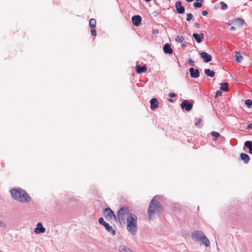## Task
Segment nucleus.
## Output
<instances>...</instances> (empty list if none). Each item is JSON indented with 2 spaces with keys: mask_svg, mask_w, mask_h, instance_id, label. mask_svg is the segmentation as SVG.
Listing matches in <instances>:
<instances>
[{
  "mask_svg": "<svg viewBox=\"0 0 252 252\" xmlns=\"http://www.w3.org/2000/svg\"><path fill=\"white\" fill-rule=\"evenodd\" d=\"M10 193L15 200L22 203H28L31 201L29 194L21 188L13 189L10 190Z\"/></svg>",
  "mask_w": 252,
  "mask_h": 252,
  "instance_id": "obj_1",
  "label": "nucleus"
},
{
  "mask_svg": "<svg viewBox=\"0 0 252 252\" xmlns=\"http://www.w3.org/2000/svg\"><path fill=\"white\" fill-rule=\"evenodd\" d=\"M137 217L134 214H130L126 218L127 229L131 234H134L137 231Z\"/></svg>",
  "mask_w": 252,
  "mask_h": 252,
  "instance_id": "obj_2",
  "label": "nucleus"
},
{
  "mask_svg": "<svg viewBox=\"0 0 252 252\" xmlns=\"http://www.w3.org/2000/svg\"><path fill=\"white\" fill-rule=\"evenodd\" d=\"M161 209V204L155 198L153 199L150 203L148 210V217L149 219L151 218L156 212H159Z\"/></svg>",
  "mask_w": 252,
  "mask_h": 252,
  "instance_id": "obj_3",
  "label": "nucleus"
},
{
  "mask_svg": "<svg viewBox=\"0 0 252 252\" xmlns=\"http://www.w3.org/2000/svg\"><path fill=\"white\" fill-rule=\"evenodd\" d=\"M132 214L127 207H122L117 213V219H118L120 222H125L126 218Z\"/></svg>",
  "mask_w": 252,
  "mask_h": 252,
  "instance_id": "obj_4",
  "label": "nucleus"
},
{
  "mask_svg": "<svg viewBox=\"0 0 252 252\" xmlns=\"http://www.w3.org/2000/svg\"><path fill=\"white\" fill-rule=\"evenodd\" d=\"M103 215L107 220H117V217L114 212L109 207L103 210Z\"/></svg>",
  "mask_w": 252,
  "mask_h": 252,
  "instance_id": "obj_5",
  "label": "nucleus"
},
{
  "mask_svg": "<svg viewBox=\"0 0 252 252\" xmlns=\"http://www.w3.org/2000/svg\"><path fill=\"white\" fill-rule=\"evenodd\" d=\"M181 107L183 109H185L187 111L191 110L193 105L188 100H184L181 104Z\"/></svg>",
  "mask_w": 252,
  "mask_h": 252,
  "instance_id": "obj_6",
  "label": "nucleus"
},
{
  "mask_svg": "<svg viewBox=\"0 0 252 252\" xmlns=\"http://www.w3.org/2000/svg\"><path fill=\"white\" fill-rule=\"evenodd\" d=\"M192 237L197 241H200L201 238L204 236L202 231L196 230L192 233Z\"/></svg>",
  "mask_w": 252,
  "mask_h": 252,
  "instance_id": "obj_7",
  "label": "nucleus"
},
{
  "mask_svg": "<svg viewBox=\"0 0 252 252\" xmlns=\"http://www.w3.org/2000/svg\"><path fill=\"white\" fill-rule=\"evenodd\" d=\"M45 228L43 226L41 222L37 223L36 227L34 228V231L37 234L43 233L45 232Z\"/></svg>",
  "mask_w": 252,
  "mask_h": 252,
  "instance_id": "obj_8",
  "label": "nucleus"
},
{
  "mask_svg": "<svg viewBox=\"0 0 252 252\" xmlns=\"http://www.w3.org/2000/svg\"><path fill=\"white\" fill-rule=\"evenodd\" d=\"M200 57L205 63L210 62L212 60V56L206 52H202L200 54Z\"/></svg>",
  "mask_w": 252,
  "mask_h": 252,
  "instance_id": "obj_9",
  "label": "nucleus"
},
{
  "mask_svg": "<svg viewBox=\"0 0 252 252\" xmlns=\"http://www.w3.org/2000/svg\"><path fill=\"white\" fill-rule=\"evenodd\" d=\"M190 76L191 78H197L199 76L200 72L198 69H194L191 67L189 69Z\"/></svg>",
  "mask_w": 252,
  "mask_h": 252,
  "instance_id": "obj_10",
  "label": "nucleus"
},
{
  "mask_svg": "<svg viewBox=\"0 0 252 252\" xmlns=\"http://www.w3.org/2000/svg\"><path fill=\"white\" fill-rule=\"evenodd\" d=\"M131 21L134 26H138L141 24L142 18L139 15H134L132 17Z\"/></svg>",
  "mask_w": 252,
  "mask_h": 252,
  "instance_id": "obj_11",
  "label": "nucleus"
},
{
  "mask_svg": "<svg viewBox=\"0 0 252 252\" xmlns=\"http://www.w3.org/2000/svg\"><path fill=\"white\" fill-rule=\"evenodd\" d=\"M177 12L178 14H183L185 12V7L182 6V3L180 1H178L175 3Z\"/></svg>",
  "mask_w": 252,
  "mask_h": 252,
  "instance_id": "obj_12",
  "label": "nucleus"
},
{
  "mask_svg": "<svg viewBox=\"0 0 252 252\" xmlns=\"http://www.w3.org/2000/svg\"><path fill=\"white\" fill-rule=\"evenodd\" d=\"M192 36L195 39L196 42L199 43L203 40L204 34L203 33H201L200 34L194 33L192 34Z\"/></svg>",
  "mask_w": 252,
  "mask_h": 252,
  "instance_id": "obj_13",
  "label": "nucleus"
},
{
  "mask_svg": "<svg viewBox=\"0 0 252 252\" xmlns=\"http://www.w3.org/2000/svg\"><path fill=\"white\" fill-rule=\"evenodd\" d=\"M158 102L157 98H153L150 100V107L152 110H155L158 107Z\"/></svg>",
  "mask_w": 252,
  "mask_h": 252,
  "instance_id": "obj_14",
  "label": "nucleus"
},
{
  "mask_svg": "<svg viewBox=\"0 0 252 252\" xmlns=\"http://www.w3.org/2000/svg\"><path fill=\"white\" fill-rule=\"evenodd\" d=\"M163 50L165 54H170L173 52V50L171 49L170 44L168 43L165 44L163 47Z\"/></svg>",
  "mask_w": 252,
  "mask_h": 252,
  "instance_id": "obj_15",
  "label": "nucleus"
},
{
  "mask_svg": "<svg viewBox=\"0 0 252 252\" xmlns=\"http://www.w3.org/2000/svg\"><path fill=\"white\" fill-rule=\"evenodd\" d=\"M103 226L105 227L106 231L108 232H110L112 235L116 234V231L108 223L106 222Z\"/></svg>",
  "mask_w": 252,
  "mask_h": 252,
  "instance_id": "obj_16",
  "label": "nucleus"
},
{
  "mask_svg": "<svg viewBox=\"0 0 252 252\" xmlns=\"http://www.w3.org/2000/svg\"><path fill=\"white\" fill-rule=\"evenodd\" d=\"M136 71L137 73H141L144 72L147 70V67L145 65L140 66V65H136Z\"/></svg>",
  "mask_w": 252,
  "mask_h": 252,
  "instance_id": "obj_17",
  "label": "nucleus"
},
{
  "mask_svg": "<svg viewBox=\"0 0 252 252\" xmlns=\"http://www.w3.org/2000/svg\"><path fill=\"white\" fill-rule=\"evenodd\" d=\"M240 157L241 159L244 161L245 163H248L250 160L249 156L245 153H241Z\"/></svg>",
  "mask_w": 252,
  "mask_h": 252,
  "instance_id": "obj_18",
  "label": "nucleus"
},
{
  "mask_svg": "<svg viewBox=\"0 0 252 252\" xmlns=\"http://www.w3.org/2000/svg\"><path fill=\"white\" fill-rule=\"evenodd\" d=\"M119 252H133L131 250L125 245H121L119 247Z\"/></svg>",
  "mask_w": 252,
  "mask_h": 252,
  "instance_id": "obj_19",
  "label": "nucleus"
},
{
  "mask_svg": "<svg viewBox=\"0 0 252 252\" xmlns=\"http://www.w3.org/2000/svg\"><path fill=\"white\" fill-rule=\"evenodd\" d=\"M244 146L249 149V153L252 154V142L251 141H246L244 143Z\"/></svg>",
  "mask_w": 252,
  "mask_h": 252,
  "instance_id": "obj_20",
  "label": "nucleus"
},
{
  "mask_svg": "<svg viewBox=\"0 0 252 252\" xmlns=\"http://www.w3.org/2000/svg\"><path fill=\"white\" fill-rule=\"evenodd\" d=\"M200 241H201L206 247H208L210 245V241L205 235L201 238Z\"/></svg>",
  "mask_w": 252,
  "mask_h": 252,
  "instance_id": "obj_21",
  "label": "nucleus"
},
{
  "mask_svg": "<svg viewBox=\"0 0 252 252\" xmlns=\"http://www.w3.org/2000/svg\"><path fill=\"white\" fill-rule=\"evenodd\" d=\"M220 89L221 91L227 92L228 91V84L227 82H223L220 84Z\"/></svg>",
  "mask_w": 252,
  "mask_h": 252,
  "instance_id": "obj_22",
  "label": "nucleus"
},
{
  "mask_svg": "<svg viewBox=\"0 0 252 252\" xmlns=\"http://www.w3.org/2000/svg\"><path fill=\"white\" fill-rule=\"evenodd\" d=\"M204 73L206 75L213 77L215 76V73L214 71L211 70L210 69H205Z\"/></svg>",
  "mask_w": 252,
  "mask_h": 252,
  "instance_id": "obj_23",
  "label": "nucleus"
},
{
  "mask_svg": "<svg viewBox=\"0 0 252 252\" xmlns=\"http://www.w3.org/2000/svg\"><path fill=\"white\" fill-rule=\"evenodd\" d=\"M243 59L242 56L239 52H237L235 55V60L237 63H240Z\"/></svg>",
  "mask_w": 252,
  "mask_h": 252,
  "instance_id": "obj_24",
  "label": "nucleus"
},
{
  "mask_svg": "<svg viewBox=\"0 0 252 252\" xmlns=\"http://www.w3.org/2000/svg\"><path fill=\"white\" fill-rule=\"evenodd\" d=\"M89 26L91 28H94L96 26V20L94 18L91 19L89 21Z\"/></svg>",
  "mask_w": 252,
  "mask_h": 252,
  "instance_id": "obj_25",
  "label": "nucleus"
},
{
  "mask_svg": "<svg viewBox=\"0 0 252 252\" xmlns=\"http://www.w3.org/2000/svg\"><path fill=\"white\" fill-rule=\"evenodd\" d=\"M185 38L183 36L178 35L175 38V40L179 43H182L184 40Z\"/></svg>",
  "mask_w": 252,
  "mask_h": 252,
  "instance_id": "obj_26",
  "label": "nucleus"
},
{
  "mask_svg": "<svg viewBox=\"0 0 252 252\" xmlns=\"http://www.w3.org/2000/svg\"><path fill=\"white\" fill-rule=\"evenodd\" d=\"M245 104L248 108H251L252 106V101L250 99H247L245 101Z\"/></svg>",
  "mask_w": 252,
  "mask_h": 252,
  "instance_id": "obj_27",
  "label": "nucleus"
},
{
  "mask_svg": "<svg viewBox=\"0 0 252 252\" xmlns=\"http://www.w3.org/2000/svg\"><path fill=\"white\" fill-rule=\"evenodd\" d=\"M202 5V4L201 2L195 1L193 3V6L195 8H200Z\"/></svg>",
  "mask_w": 252,
  "mask_h": 252,
  "instance_id": "obj_28",
  "label": "nucleus"
},
{
  "mask_svg": "<svg viewBox=\"0 0 252 252\" xmlns=\"http://www.w3.org/2000/svg\"><path fill=\"white\" fill-rule=\"evenodd\" d=\"M220 4L221 5V8L222 10H224L227 8V5L223 1H221Z\"/></svg>",
  "mask_w": 252,
  "mask_h": 252,
  "instance_id": "obj_29",
  "label": "nucleus"
},
{
  "mask_svg": "<svg viewBox=\"0 0 252 252\" xmlns=\"http://www.w3.org/2000/svg\"><path fill=\"white\" fill-rule=\"evenodd\" d=\"M211 134L213 136H214L215 137V138H218L220 136V134L218 132H216V131H212L211 132Z\"/></svg>",
  "mask_w": 252,
  "mask_h": 252,
  "instance_id": "obj_30",
  "label": "nucleus"
},
{
  "mask_svg": "<svg viewBox=\"0 0 252 252\" xmlns=\"http://www.w3.org/2000/svg\"><path fill=\"white\" fill-rule=\"evenodd\" d=\"M193 18V15L191 13H189L187 15L186 20L189 22Z\"/></svg>",
  "mask_w": 252,
  "mask_h": 252,
  "instance_id": "obj_31",
  "label": "nucleus"
},
{
  "mask_svg": "<svg viewBox=\"0 0 252 252\" xmlns=\"http://www.w3.org/2000/svg\"><path fill=\"white\" fill-rule=\"evenodd\" d=\"M235 20L236 21L239 22V23L241 26L243 25L244 23H245V21H244V19H243L242 18H237V19H235Z\"/></svg>",
  "mask_w": 252,
  "mask_h": 252,
  "instance_id": "obj_32",
  "label": "nucleus"
},
{
  "mask_svg": "<svg viewBox=\"0 0 252 252\" xmlns=\"http://www.w3.org/2000/svg\"><path fill=\"white\" fill-rule=\"evenodd\" d=\"M7 226L6 223L0 219V227L4 228Z\"/></svg>",
  "mask_w": 252,
  "mask_h": 252,
  "instance_id": "obj_33",
  "label": "nucleus"
},
{
  "mask_svg": "<svg viewBox=\"0 0 252 252\" xmlns=\"http://www.w3.org/2000/svg\"><path fill=\"white\" fill-rule=\"evenodd\" d=\"M151 16L156 17L158 15V12L157 10H154L151 12Z\"/></svg>",
  "mask_w": 252,
  "mask_h": 252,
  "instance_id": "obj_34",
  "label": "nucleus"
},
{
  "mask_svg": "<svg viewBox=\"0 0 252 252\" xmlns=\"http://www.w3.org/2000/svg\"><path fill=\"white\" fill-rule=\"evenodd\" d=\"M98 222L102 225H103L106 222L104 221L103 218H100L98 219Z\"/></svg>",
  "mask_w": 252,
  "mask_h": 252,
  "instance_id": "obj_35",
  "label": "nucleus"
},
{
  "mask_svg": "<svg viewBox=\"0 0 252 252\" xmlns=\"http://www.w3.org/2000/svg\"><path fill=\"white\" fill-rule=\"evenodd\" d=\"M202 122V119L201 118H198L197 120V121L195 123V126H198L200 125V124Z\"/></svg>",
  "mask_w": 252,
  "mask_h": 252,
  "instance_id": "obj_36",
  "label": "nucleus"
},
{
  "mask_svg": "<svg viewBox=\"0 0 252 252\" xmlns=\"http://www.w3.org/2000/svg\"><path fill=\"white\" fill-rule=\"evenodd\" d=\"M91 33L92 36H95L96 35V32L94 28L91 30Z\"/></svg>",
  "mask_w": 252,
  "mask_h": 252,
  "instance_id": "obj_37",
  "label": "nucleus"
},
{
  "mask_svg": "<svg viewBox=\"0 0 252 252\" xmlns=\"http://www.w3.org/2000/svg\"><path fill=\"white\" fill-rule=\"evenodd\" d=\"M188 63L191 66H194V62L192 60L191 58H189L188 60Z\"/></svg>",
  "mask_w": 252,
  "mask_h": 252,
  "instance_id": "obj_38",
  "label": "nucleus"
},
{
  "mask_svg": "<svg viewBox=\"0 0 252 252\" xmlns=\"http://www.w3.org/2000/svg\"><path fill=\"white\" fill-rule=\"evenodd\" d=\"M221 94H222V92H221V90L217 91V92L216 93L215 97H219V96H221Z\"/></svg>",
  "mask_w": 252,
  "mask_h": 252,
  "instance_id": "obj_39",
  "label": "nucleus"
},
{
  "mask_svg": "<svg viewBox=\"0 0 252 252\" xmlns=\"http://www.w3.org/2000/svg\"><path fill=\"white\" fill-rule=\"evenodd\" d=\"M168 95L170 98H173L176 96V94L173 93H171L169 94Z\"/></svg>",
  "mask_w": 252,
  "mask_h": 252,
  "instance_id": "obj_40",
  "label": "nucleus"
},
{
  "mask_svg": "<svg viewBox=\"0 0 252 252\" xmlns=\"http://www.w3.org/2000/svg\"><path fill=\"white\" fill-rule=\"evenodd\" d=\"M202 14L203 16H206L208 14V12L207 11H202Z\"/></svg>",
  "mask_w": 252,
  "mask_h": 252,
  "instance_id": "obj_41",
  "label": "nucleus"
},
{
  "mask_svg": "<svg viewBox=\"0 0 252 252\" xmlns=\"http://www.w3.org/2000/svg\"><path fill=\"white\" fill-rule=\"evenodd\" d=\"M195 26L197 28H199L200 27V24H199V23L198 22H196L195 23Z\"/></svg>",
  "mask_w": 252,
  "mask_h": 252,
  "instance_id": "obj_42",
  "label": "nucleus"
},
{
  "mask_svg": "<svg viewBox=\"0 0 252 252\" xmlns=\"http://www.w3.org/2000/svg\"><path fill=\"white\" fill-rule=\"evenodd\" d=\"M231 31H235L236 30V28L233 27V26H231L230 27V29H229Z\"/></svg>",
  "mask_w": 252,
  "mask_h": 252,
  "instance_id": "obj_43",
  "label": "nucleus"
},
{
  "mask_svg": "<svg viewBox=\"0 0 252 252\" xmlns=\"http://www.w3.org/2000/svg\"><path fill=\"white\" fill-rule=\"evenodd\" d=\"M247 127L252 129V123H251L248 125Z\"/></svg>",
  "mask_w": 252,
  "mask_h": 252,
  "instance_id": "obj_44",
  "label": "nucleus"
},
{
  "mask_svg": "<svg viewBox=\"0 0 252 252\" xmlns=\"http://www.w3.org/2000/svg\"><path fill=\"white\" fill-rule=\"evenodd\" d=\"M168 101L170 102H173V100L170 98L169 99H168Z\"/></svg>",
  "mask_w": 252,
  "mask_h": 252,
  "instance_id": "obj_45",
  "label": "nucleus"
},
{
  "mask_svg": "<svg viewBox=\"0 0 252 252\" xmlns=\"http://www.w3.org/2000/svg\"><path fill=\"white\" fill-rule=\"evenodd\" d=\"M203 0H196V1H198V2H203Z\"/></svg>",
  "mask_w": 252,
  "mask_h": 252,
  "instance_id": "obj_46",
  "label": "nucleus"
},
{
  "mask_svg": "<svg viewBox=\"0 0 252 252\" xmlns=\"http://www.w3.org/2000/svg\"><path fill=\"white\" fill-rule=\"evenodd\" d=\"M187 2H192L194 0H186Z\"/></svg>",
  "mask_w": 252,
  "mask_h": 252,
  "instance_id": "obj_47",
  "label": "nucleus"
},
{
  "mask_svg": "<svg viewBox=\"0 0 252 252\" xmlns=\"http://www.w3.org/2000/svg\"><path fill=\"white\" fill-rule=\"evenodd\" d=\"M145 1H146V2H149L151 0H144Z\"/></svg>",
  "mask_w": 252,
  "mask_h": 252,
  "instance_id": "obj_48",
  "label": "nucleus"
}]
</instances>
